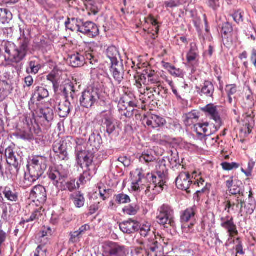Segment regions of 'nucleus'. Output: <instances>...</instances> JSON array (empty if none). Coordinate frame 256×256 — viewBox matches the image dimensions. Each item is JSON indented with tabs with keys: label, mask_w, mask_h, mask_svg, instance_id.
I'll return each mask as SVG.
<instances>
[{
	"label": "nucleus",
	"mask_w": 256,
	"mask_h": 256,
	"mask_svg": "<svg viewBox=\"0 0 256 256\" xmlns=\"http://www.w3.org/2000/svg\"><path fill=\"white\" fill-rule=\"evenodd\" d=\"M244 122L246 127L248 129V133L250 134L254 126V110L251 108L244 114Z\"/></svg>",
	"instance_id": "a878e982"
},
{
	"label": "nucleus",
	"mask_w": 256,
	"mask_h": 256,
	"mask_svg": "<svg viewBox=\"0 0 256 256\" xmlns=\"http://www.w3.org/2000/svg\"><path fill=\"white\" fill-rule=\"evenodd\" d=\"M226 91L228 96H232L237 92L236 86L235 84L227 85L226 88Z\"/></svg>",
	"instance_id": "680f3d73"
},
{
	"label": "nucleus",
	"mask_w": 256,
	"mask_h": 256,
	"mask_svg": "<svg viewBox=\"0 0 256 256\" xmlns=\"http://www.w3.org/2000/svg\"><path fill=\"white\" fill-rule=\"evenodd\" d=\"M98 90L96 88H88L84 90L80 98L82 106L86 108H92L99 99Z\"/></svg>",
	"instance_id": "9d476101"
},
{
	"label": "nucleus",
	"mask_w": 256,
	"mask_h": 256,
	"mask_svg": "<svg viewBox=\"0 0 256 256\" xmlns=\"http://www.w3.org/2000/svg\"><path fill=\"white\" fill-rule=\"evenodd\" d=\"M153 240H148V242H144V249L141 248H137L135 250L134 252L132 254V256H150V255L148 254V250H147L146 248V244L151 242H152Z\"/></svg>",
	"instance_id": "3c124183"
},
{
	"label": "nucleus",
	"mask_w": 256,
	"mask_h": 256,
	"mask_svg": "<svg viewBox=\"0 0 256 256\" xmlns=\"http://www.w3.org/2000/svg\"><path fill=\"white\" fill-rule=\"evenodd\" d=\"M34 256H46V249L44 246H39L34 252Z\"/></svg>",
	"instance_id": "69168bd1"
},
{
	"label": "nucleus",
	"mask_w": 256,
	"mask_h": 256,
	"mask_svg": "<svg viewBox=\"0 0 256 256\" xmlns=\"http://www.w3.org/2000/svg\"><path fill=\"white\" fill-rule=\"evenodd\" d=\"M110 70L114 80L118 84H120L124 79V76L122 63L120 62L111 64Z\"/></svg>",
	"instance_id": "6ab92c4d"
},
{
	"label": "nucleus",
	"mask_w": 256,
	"mask_h": 256,
	"mask_svg": "<svg viewBox=\"0 0 256 256\" xmlns=\"http://www.w3.org/2000/svg\"><path fill=\"white\" fill-rule=\"evenodd\" d=\"M106 54L110 60L111 64L120 62L118 60V58H120L119 52L116 47L114 46H109L106 50Z\"/></svg>",
	"instance_id": "7c9ffc66"
},
{
	"label": "nucleus",
	"mask_w": 256,
	"mask_h": 256,
	"mask_svg": "<svg viewBox=\"0 0 256 256\" xmlns=\"http://www.w3.org/2000/svg\"><path fill=\"white\" fill-rule=\"evenodd\" d=\"M220 220L222 227L227 230L230 237H233L238 234L236 226L234 223L232 216L222 217Z\"/></svg>",
	"instance_id": "dca6fc26"
},
{
	"label": "nucleus",
	"mask_w": 256,
	"mask_h": 256,
	"mask_svg": "<svg viewBox=\"0 0 256 256\" xmlns=\"http://www.w3.org/2000/svg\"><path fill=\"white\" fill-rule=\"evenodd\" d=\"M10 86L5 80H0V102L3 101L10 94Z\"/></svg>",
	"instance_id": "72a5a7b5"
},
{
	"label": "nucleus",
	"mask_w": 256,
	"mask_h": 256,
	"mask_svg": "<svg viewBox=\"0 0 256 256\" xmlns=\"http://www.w3.org/2000/svg\"><path fill=\"white\" fill-rule=\"evenodd\" d=\"M176 184L177 188L183 190L190 192L188 189L192 186V181L190 178L189 174L186 172H181L176 180Z\"/></svg>",
	"instance_id": "2eb2a0df"
},
{
	"label": "nucleus",
	"mask_w": 256,
	"mask_h": 256,
	"mask_svg": "<svg viewBox=\"0 0 256 256\" xmlns=\"http://www.w3.org/2000/svg\"><path fill=\"white\" fill-rule=\"evenodd\" d=\"M116 202L120 204H128L130 202V196L124 193L116 194L114 196Z\"/></svg>",
	"instance_id": "09e8293b"
},
{
	"label": "nucleus",
	"mask_w": 256,
	"mask_h": 256,
	"mask_svg": "<svg viewBox=\"0 0 256 256\" xmlns=\"http://www.w3.org/2000/svg\"><path fill=\"white\" fill-rule=\"evenodd\" d=\"M222 168L225 170H230L233 169H236L240 166V164L236 162L229 163L224 162L221 164Z\"/></svg>",
	"instance_id": "6e6d98bb"
},
{
	"label": "nucleus",
	"mask_w": 256,
	"mask_h": 256,
	"mask_svg": "<svg viewBox=\"0 0 256 256\" xmlns=\"http://www.w3.org/2000/svg\"><path fill=\"white\" fill-rule=\"evenodd\" d=\"M90 230V226L86 224L80 226L78 230L70 232V242L72 243H76L79 242L82 236L86 234V232Z\"/></svg>",
	"instance_id": "5701e85b"
},
{
	"label": "nucleus",
	"mask_w": 256,
	"mask_h": 256,
	"mask_svg": "<svg viewBox=\"0 0 256 256\" xmlns=\"http://www.w3.org/2000/svg\"><path fill=\"white\" fill-rule=\"evenodd\" d=\"M40 116L44 118L46 121L50 122L54 118L53 110L50 108H45L40 110Z\"/></svg>",
	"instance_id": "58836bf2"
},
{
	"label": "nucleus",
	"mask_w": 256,
	"mask_h": 256,
	"mask_svg": "<svg viewBox=\"0 0 256 256\" xmlns=\"http://www.w3.org/2000/svg\"><path fill=\"white\" fill-rule=\"evenodd\" d=\"M164 78H166V82L168 83V84L170 86L173 93L176 96L177 98L179 99V100L182 99L180 96L178 94L176 89V88L174 86V84L173 82L171 80H168L166 76H164Z\"/></svg>",
	"instance_id": "052dcab7"
},
{
	"label": "nucleus",
	"mask_w": 256,
	"mask_h": 256,
	"mask_svg": "<svg viewBox=\"0 0 256 256\" xmlns=\"http://www.w3.org/2000/svg\"><path fill=\"white\" fill-rule=\"evenodd\" d=\"M146 125L152 128L162 127L166 123V120L157 115L152 114L144 119Z\"/></svg>",
	"instance_id": "412c9836"
},
{
	"label": "nucleus",
	"mask_w": 256,
	"mask_h": 256,
	"mask_svg": "<svg viewBox=\"0 0 256 256\" xmlns=\"http://www.w3.org/2000/svg\"><path fill=\"white\" fill-rule=\"evenodd\" d=\"M41 66L38 62L35 60H30L26 68V72L28 74H36L38 72Z\"/></svg>",
	"instance_id": "f704fd0d"
},
{
	"label": "nucleus",
	"mask_w": 256,
	"mask_h": 256,
	"mask_svg": "<svg viewBox=\"0 0 256 256\" xmlns=\"http://www.w3.org/2000/svg\"><path fill=\"white\" fill-rule=\"evenodd\" d=\"M134 97L132 94L130 92H128V91L125 92L124 94L120 98V104H126L128 103H130V100H134Z\"/></svg>",
	"instance_id": "864d4df0"
},
{
	"label": "nucleus",
	"mask_w": 256,
	"mask_h": 256,
	"mask_svg": "<svg viewBox=\"0 0 256 256\" xmlns=\"http://www.w3.org/2000/svg\"><path fill=\"white\" fill-rule=\"evenodd\" d=\"M16 136L24 140H30L34 139V136L30 130H19L16 133Z\"/></svg>",
	"instance_id": "a19ab883"
},
{
	"label": "nucleus",
	"mask_w": 256,
	"mask_h": 256,
	"mask_svg": "<svg viewBox=\"0 0 256 256\" xmlns=\"http://www.w3.org/2000/svg\"><path fill=\"white\" fill-rule=\"evenodd\" d=\"M71 196L73 197L74 203L77 208H82L84 204V198L80 192L76 194L75 196L72 194Z\"/></svg>",
	"instance_id": "de8ad7c7"
},
{
	"label": "nucleus",
	"mask_w": 256,
	"mask_h": 256,
	"mask_svg": "<svg viewBox=\"0 0 256 256\" xmlns=\"http://www.w3.org/2000/svg\"><path fill=\"white\" fill-rule=\"evenodd\" d=\"M20 32L22 38L20 39L18 46L10 42H5L2 46L6 62L18 64L24 60L28 54L30 50V40L26 37L24 30L20 28Z\"/></svg>",
	"instance_id": "f257e3e1"
},
{
	"label": "nucleus",
	"mask_w": 256,
	"mask_h": 256,
	"mask_svg": "<svg viewBox=\"0 0 256 256\" xmlns=\"http://www.w3.org/2000/svg\"><path fill=\"white\" fill-rule=\"evenodd\" d=\"M151 139L153 142L163 146L166 145L169 140L168 136L162 134H154Z\"/></svg>",
	"instance_id": "37998d69"
},
{
	"label": "nucleus",
	"mask_w": 256,
	"mask_h": 256,
	"mask_svg": "<svg viewBox=\"0 0 256 256\" xmlns=\"http://www.w3.org/2000/svg\"><path fill=\"white\" fill-rule=\"evenodd\" d=\"M68 60L70 65L74 68L83 66L86 64L85 52H76L70 55Z\"/></svg>",
	"instance_id": "4be33fe9"
},
{
	"label": "nucleus",
	"mask_w": 256,
	"mask_h": 256,
	"mask_svg": "<svg viewBox=\"0 0 256 256\" xmlns=\"http://www.w3.org/2000/svg\"><path fill=\"white\" fill-rule=\"evenodd\" d=\"M165 6L167 8H173L179 6L177 0H170L165 2Z\"/></svg>",
	"instance_id": "774afa93"
},
{
	"label": "nucleus",
	"mask_w": 256,
	"mask_h": 256,
	"mask_svg": "<svg viewBox=\"0 0 256 256\" xmlns=\"http://www.w3.org/2000/svg\"><path fill=\"white\" fill-rule=\"evenodd\" d=\"M232 31V25L229 22H226L222 24V34L226 36L228 34L231 33Z\"/></svg>",
	"instance_id": "13d9d810"
},
{
	"label": "nucleus",
	"mask_w": 256,
	"mask_h": 256,
	"mask_svg": "<svg viewBox=\"0 0 256 256\" xmlns=\"http://www.w3.org/2000/svg\"><path fill=\"white\" fill-rule=\"evenodd\" d=\"M138 178L132 183V188L134 191H141L144 189V183L146 182V178L141 172L138 174Z\"/></svg>",
	"instance_id": "cd10ccee"
},
{
	"label": "nucleus",
	"mask_w": 256,
	"mask_h": 256,
	"mask_svg": "<svg viewBox=\"0 0 256 256\" xmlns=\"http://www.w3.org/2000/svg\"><path fill=\"white\" fill-rule=\"evenodd\" d=\"M54 230L50 226H44L40 232V236L44 238L46 236H52Z\"/></svg>",
	"instance_id": "bf43d9fd"
},
{
	"label": "nucleus",
	"mask_w": 256,
	"mask_h": 256,
	"mask_svg": "<svg viewBox=\"0 0 256 256\" xmlns=\"http://www.w3.org/2000/svg\"><path fill=\"white\" fill-rule=\"evenodd\" d=\"M154 160V156L148 152L143 153L140 157V160L141 162H153Z\"/></svg>",
	"instance_id": "5fc2aeb1"
},
{
	"label": "nucleus",
	"mask_w": 256,
	"mask_h": 256,
	"mask_svg": "<svg viewBox=\"0 0 256 256\" xmlns=\"http://www.w3.org/2000/svg\"><path fill=\"white\" fill-rule=\"evenodd\" d=\"M68 170L60 165L50 168L48 177L59 190H68L72 192L76 188V180H71L66 182L65 179L68 176Z\"/></svg>",
	"instance_id": "39448f33"
},
{
	"label": "nucleus",
	"mask_w": 256,
	"mask_h": 256,
	"mask_svg": "<svg viewBox=\"0 0 256 256\" xmlns=\"http://www.w3.org/2000/svg\"><path fill=\"white\" fill-rule=\"evenodd\" d=\"M209 124L208 122L204 124H198L194 125L196 132L198 134L204 135V136H209L212 134V132H208V128Z\"/></svg>",
	"instance_id": "e433bc0d"
},
{
	"label": "nucleus",
	"mask_w": 256,
	"mask_h": 256,
	"mask_svg": "<svg viewBox=\"0 0 256 256\" xmlns=\"http://www.w3.org/2000/svg\"><path fill=\"white\" fill-rule=\"evenodd\" d=\"M48 95V90L42 86H37L34 94V96L36 97L38 101L47 98Z\"/></svg>",
	"instance_id": "4c0bfd02"
},
{
	"label": "nucleus",
	"mask_w": 256,
	"mask_h": 256,
	"mask_svg": "<svg viewBox=\"0 0 256 256\" xmlns=\"http://www.w3.org/2000/svg\"><path fill=\"white\" fill-rule=\"evenodd\" d=\"M20 168V166H16L9 165L8 167L6 168L5 170L6 178L12 180H14L17 177Z\"/></svg>",
	"instance_id": "473e14b6"
},
{
	"label": "nucleus",
	"mask_w": 256,
	"mask_h": 256,
	"mask_svg": "<svg viewBox=\"0 0 256 256\" xmlns=\"http://www.w3.org/2000/svg\"><path fill=\"white\" fill-rule=\"evenodd\" d=\"M129 251L124 246L108 242L102 246V256H128Z\"/></svg>",
	"instance_id": "0eeeda50"
},
{
	"label": "nucleus",
	"mask_w": 256,
	"mask_h": 256,
	"mask_svg": "<svg viewBox=\"0 0 256 256\" xmlns=\"http://www.w3.org/2000/svg\"><path fill=\"white\" fill-rule=\"evenodd\" d=\"M53 150L55 153L58 154L60 158L62 160H68L66 144L64 142H54L53 145Z\"/></svg>",
	"instance_id": "b1692460"
},
{
	"label": "nucleus",
	"mask_w": 256,
	"mask_h": 256,
	"mask_svg": "<svg viewBox=\"0 0 256 256\" xmlns=\"http://www.w3.org/2000/svg\"><path fill=\"white\" fill-rule=\"evenodd\" d=\"M62 92L66 97H68L70 92V96L74 98L75 92L74 87L72 84H68L64 88Z\"/></svg>",
	"instance_id": "4d7b16f0"
},
{
	"label": "nucleus",
	"mask_w": 256,
	"mask_h": 256,
	"mask_svg": "<svg viewBox=\"0 0 256 256\" xmlns=\"http://www.w3.org/2000/svg\"><path fill=\"white\" fill-rule=\"evenodd\" d=\"M96 120L98 124L106 128V132L108 135L116 130V124L110 111H102L98 116Z\"/></svg>",
	"instance_id": "1a4fd4ad"
},
{
	"label": "nucleus",
	"mask_w": 256,
	"mask_h": 256,
	"mask_svg": "<svg viewBox=\"0 0 256 256\" xmlns=\"http://www.w3.org/2000/svg\"><path fill=\"white\" fill-rule=\"evenodd\" d=\"M12 18V12L6 8H0V24L8 23Z\"/></svg>",
	"instance_id": "c9c22d12"
},
{
	"label": "nucleus",
	"mask_w": 256,
	"mask_h": 256,
	"mask_svg": "<svg viewBox=\"0 0 256 256\" xmlns=\"http://www.w3.org/2000/svg\"><path fill=\"white\" fill-rule=\"evenodd\" d=\"M47 80L52 82L54 92H56L58 88V84L55 76L52 74H50L47 76Z\"/></svg>",
	"instance_id": "e2e57ef3"
},
{
	"label": "nucleus",
	"mask_w": 256,
	"mask_h": 256,
	"mask_svg": "<svg viewBox=\"0 0 256 256\" xmlns=\"http://www.w3.org/2000/svg\"><path fill=\"white\" fill-rule=\"evenodd\" d=\"M86 57V63L88 62L92 66H94V68H92V69H94L95 66L98 65V57L94 55L93 53L90 52H85Z\"/></svg>",
	"instance_id": "c03bdc74"
},
{
	"label": "nucleus",
	"mask_w": 256,
	"mask_h": 256,
	"mask_svg": "<svg viewBox=\"0 0 256 256\" xmlns=\"http://www.w3.org/2000/svg\"><path fill=\"white\" fill-rule=\"evenodd\" d=\"M84 164H85L86 169L84 171L83 174H81L80 176L79 180L77 182L78 188H79L80 185V184H84L87 181L90 180L92 177V173L90 172V166L92 165V164L88 166L86 165V162L82 160V165H83ZM82 166V167L81 168H83V166Z\"/></svg>",
	"instance_id": "bb28decb"
},
{
	"label": "nucleus",
	"mask_w": 256,
	"mask_h": 256,
	"mask_svg": "<svg viewBox=\"0 0 256 256\" xmlns=\"http://www.w3.org/2000/svg\"><path fill=\"white\" fill-rule=\"evenodd\" d=\"M256 208V203L254 200H248L246 204H244L243 214H252Z\"/></svg>",
	"instance_id": "49530a36"
},
{
	"label": "nucleus",
	"mask_w": 256,
	"mask_h": 256,
	"mask_svg": "<svg viewBox=\"0 0 256 256\" xmlns=\"http://www.w3.org/2000/svg\"><path fill=\"white\" fill-rule=\"evenodd\" d=\"M5 156L8 164L10 166H20V156L17 155L16 156V154L14 153L12 148L10 146L6 148L5 150Z\"/></svg>",
	"instance_id": "393cba45"
},
{
	"label": "nucleus",
	"mask_w": 256,
	"mask_h": 256,
	"mask_svg": "<svg viewBox=\"0 0 256 256\" xmlns=\"http://www.w3.org/2000/svg\"><path fill=\"white\" fill-rule=\"evenodd\" d=\"M139 209V206L136 204H132L125 206L123 208V212L126 214L134 216L138 213Z\"/></svg>",
	"instance_id": "a18cd8bd"
},
{
	"label": "nucleus",
	"mask_w": 256,
	"mask_h": 256,
	"mask_svg": "<svg viewBox=\"0 0 256 256\" xmlns=\"http://www.w3.org/2000/svg\"><path fill=\"white\" fill-rule=\"evenodd\" d=\"M30 196L32 198L44 204L46 200L47 194L46 188L42 185L38 184L34 186L30 192Z\"/></svg>",
	"instance_id": "a211bd4d"
},
{
	"label": "nucleus",
	"mask_w": 256,
	"mask_h": 256,
	"mask_svg": "<svg viewBox=\"0 0 256 256\" xmlns=\"http://www.w3.org/2000/svg\"><path fill=\"white\" fill-rule=\"evenodd\" d=\"M199 118V112L192 110L185 114L184 124L187 126H190L196 122Z\"/></svg>",
	"instance_id": "2f4dec72"
},
{
	"label": "nucleus",
	"mask_w": 256,
	"mask_h": 256,
	"mask_svg": "<svg viewBox=\"0 0 256 256\" xmlns=\"http://www.w3.org/2000/svg\"><path fill=\"white\" fill-rule=\"evenodd\" d=\"M168 168L166 161L160 160L156 166V172L154 173H148L146 176L147 184L144 186L146 194H157L162 192L166 182Z\"/></svg>",
	"instance_id": "f03ea898"
},
{
	"label": "nucleus",
	"mask_w": 256,
	"mask_h": 256,
	"mask_svg": "<svg viewBox=\"0 0 256 256\" xmlns=\"http://www.w3.org/2000/svg\"><path fill=\"white\" fill-rule=\"evenodd\" d=\"M202 110L207 116L214 120L216 122L214 126V132L218 130L222 126V120L218 110L217 106H214L212 104H210L202 108Z\"/></svg>",
	"instance_id": "9b49d317"
},
{
	"label": "nucleus",
	"mask_w": 256,
	"mask_h": 256,
	"mask_svg": "<svg viewBox=\"0 0 256 256\" xmlns=\"http://www.w3.org/2000/svg\"><path fill=\"white\" fill-rule=\"evenodd\" d=\"M102 144L100 136L94 133L89 138L86 150L82 149V146L78 145L76 148V154L78 165L82 167V160L86 162L88 166L92 164L95 154L100 148Z\"/></svg>",
	"instance_id": "20e7f679"
},
{
	"label": "nucleus",
	"mask_w": 256,
	"mask_h": 256,
	"mask_svg": "<svg viewBox=\"0 0 256 256\" xmlns=\"http://www.w3.org/2000/svg\"><path fill=\"white\" fill-rule=\"evenodd\" d=\"M160 74L158 72H155L154 70L150 68L144 70V72L140 76H134L137 87L140 88L142 86L141 82L144 83V82L147 80L148 84H158V88H162L160 85Z\"/></svg>",
	"instance_id": "6e6552de"
},
{
	"label": "nucleus",
	"mask_w": 256,
	"mask_h": 256,
	"mask_svg": "<svg viewBox=\"0 0 256 256\" xmlns=\"http://www.w3.org/2000/svg\"><path fill=\"white\" fill-rule=\"evenodd\" d=\"M208 5L212 9L216 10L220 8L219 0H208Z\"/></svg>",
	"instance_id": "338daca9"
},
{
	"label": "nucleus",
	"mask_w": 256,
	"mask_h": 256,
	"mask_svg": "<svg viewBox=\"0 0 256 256\" xmlns=\"http://www.w3.org/2000/svg\"><path fill=\"white\" fill-rule=\"evenodd\" d=\"M44 210L41 208H37L32 213L29 218L26 219L24 222H29L34 220H38L44 218Z\"/></svg>",
	"instance_id": "79ce46f5"
},
{
	"label": "nucleus",
	"mask_w": 256,
	"mask_h": 256,
	"mask_svg": "<svg viewBox=\"0 0 256 256\" xmlns=\"http://www.w3.org/2000/svg\"><path fill=\"white\" fill-rule=\"evenodd\" d=\"M145 21L146 23L150 24L152 26L153 28L152 30L156 34H158L159 32V26H158V22L152 16H149L148 18H145Z\"/></svg>",
	"instance_id": "603ef678"
},
{
	"label": "nucleus",
	"mask_w": 256,
	"mask_h": 256,
	"mask_svg": "<svg viewBox=\"0 0 256 256\" xmlns=\"http://www.w3.org/2000/svg\"><path fill=\"white\" fill-rule=\"evenodd\" d=\"M234 20L237 23L242 22L243 21V14L240 10H238L232 15Z\"/></svg>",
	"instance_id": "0e129e2a"
},
{
	"label": "nucleus",
	"mask_w": 256,
	"mask_h": 256,
	"mask_svg": "<svg viewBox=\"0 0 256 256\" xmlns=\"http://www.w3.org/2000/svg\"><path fill=\"white\" fill-rule=\"evenodd\" d=\"M3 194L5 198L10 201L16 202L18 200V193L15 190H12L10 187H6Z\"/></svg>",
	"instance_id": "ea45409f"
},
{
	"label": "nucleus",
	"mask_w": 256,
	"mask_h": 256,
	"mask_svg": "<svg viewBox=\"0 0 256 256\" xmlns=\"http://www.w3.org/2000/svg\"><path fill=\"white\" fill-rule=\"evenodd\" d=\"M120 230L124 234H131L138 230L139 223L136 220L130 218L120 224Z\"/></svg>",
	"instance_id": "aec40b11"
},
{
	"label": "nucleus",
	"mask_w": 256,
	"mask_h": 256,
	"mask_svg": "<svg viewBox=\"0 0 256 256\" xmlns=\"http://www.w3.org/2000/svg\"><path fill=\"white\" fill-rule=\"evenodd\" d=\"M225 183L226 187L231 194L244 196V189L242 186V182L240 180H234V177L231 176Z\"/></svg>",
	"instance_id": "f8f14e48"
},
{
	"label": "nucleus",
	"mask_w": 256,
	"mask_h": 256,
	"mask_svg": "<svg viewBox=\"0 0 256 256\" xmlns=\"http://www.w3.org/2000/svg\"><path fill=\"white\" fill-rule=\"evenodd\" d=\"M78 32L92 38L96 37L99 34L98 27L95 24L91 22H82L81 26L78 28Z\"/></svg>",
	"instance_id": "ddd939ff"
},
{
	"label": "nucleus",
	"mask_w": 256,
	"mask_h": 256,
	"mask_svg": "<svg viewBox=\"0 0 256 256\" xmlns=\"http://www.w3.org/2000/svg\"><path fill=\"white\" fill-rule=\"evenodd\" d=\"M198 93L201 96L208 99L214 100V86L213 84L208 80H206L201 86V88L196 86Z\"/></svg>",
	"instance_id": "4468645a"
},
{
	"label": "nucleus",
	"mask_w": 256,
	"mask_h": 256,
	"mask_svg": "<svg viewBox=\"0 0 256 256\" xmlns=\"http://www.w3.org/2000/svg\"><path fill=\"white\" fill-rule=\"evenodd\" d=\"M47 158L36 156L28 162L27 164L28 172H26L21 186L26 188L31 186L44 174L47 167Z\"/></svg>",
	"instance_id": "7ed1b4c3"
},
{
	"label": "nucleus",
	"mask_w": 256,
	"mask_h": 256,
	"mask_svg": "<svg viewBox=\"0 0 256 256\" xmlns=\"http://www.w3.org/2000/svg\"><path fill=\"white\" fill-rule=\"evenodd\" d=\"M198 56L197 48L196 46H191L190 49L186 55V60L188 64L194 66L198 62Z\"/></svg>",
	"instance_id": "c756f323"
},
{
	"label": "nucleus",
	"mask_w": 256,
	"mask_h": 256,
	"mask_svg": "<svg viewBox=\"0 0 256 256\" xmlns=\"http://www.w3.org/2000/svg\"><path fill=\"white\" fill-rule=\"evenodd\" d=\"M157 222L165 228L176 226L174 210L169 205L164 204L158 209Z\"/></svg>",
	"instance_id": "423d86ee"
},
{
	"label": "nucleus",
	"mask_w": 256,
	"mask_h": 256,
	"mask_svg": "<svg viewBox=\"0 0 256 256\" xmlns=\"http://www.w3.org/2000/svg\"><path fill=\"white\" fill-rule=\"evenodd\" d=\"M150 224L146 222L142 224H139L138 230H140V234L144 237H146L148 235L150 232Z\"/></svg>",
	"instance_id": "8fccbe9b"
},
{
	"label": "nucleus",
	"mask_w": 256,
	"mask_h": 256,
	"mask_svg": "<svg viewBox=\"0 0 256 256\" xmlns=\"http://www.w3.org/2000/svg\"><path fill=\"white\" fill-rule=\"evenodd\" d=\"M71 104L70 102L66 100L60 102L58 106V112L61 118L66 117L70 112Z\"/></svg>",
	"instance_id": "c85d7f7f"
},
{
	"label": "nucleus",
	"mask_w": 256,
	"mask_h": 256,
	"mask_svg": "<svg viewBox=\"0 0 256 256\" xmlns=\"http://www.w3.org/2000/svg\"><path fill=\"white\" fill-rule=\"evenodd\" d=\"M197 212V208L196 206L186 208L182 212L180 215V220L182 222H190L188 228H190L194 224L196 220L195 216Z\"/></svg>",
	"instance_id": "f3484780"
}]
</instances>
